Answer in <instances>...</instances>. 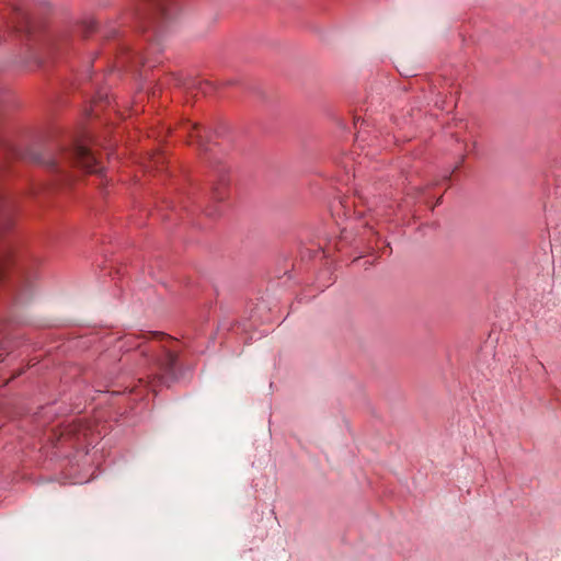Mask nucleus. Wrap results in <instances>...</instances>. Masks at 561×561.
<instances>
[{
	"instance_id": "1",
	"label": "nucleus",
	"mask_w": 561,
	"mask_h": 561,
	"mask_svg": "<svg viewBox=\"0 0 561 561\" xmlns=\"http://www.w3.org/2000/svg\"><path fill=\"white\" fill-rule=\"evenodd\" d=\"M27 158L59 174H66L70 167H78L89 173H98L102 170L100 158L85 145L76 144L70 149H65L57 154L31 150Z\"/></svg>"
},
{
	"instance_id": "2",
	"label": "nucleus",
	"mask_w": 561,
	"mask_h": 561,
	"mask_svg": "<svg viewBox=\"0 0 561 561\" xmlns=\"http://www.w3.org/2000/svg\"><path fill=\"white\" fill-rule=\"evenodd\" d=\"M150 334L153 336H160L161 341H165L167 344L161 345L160 353L151 357L147 377L159 381L161 385L170 386V383L176 379L179 354L169 344L174 343L175 341L161 333Z\"/></svg>"
},
{
	"instance_id": "3",
	"label": "nucleus",
	"mask_w": 561,
	"mask_h": 561,
	"mask_svg": "<svg viewBox=\"0 0 561 561\" xmlns=\"http://www.w3.org/2000/svg\"><path fill=\"white\" fill-rule=\"evenodd\" d=\"M36 279L37 272L35 270L30 267L22 268L16 275L12 286V295L14 299L19 302L27 301L35 290Z\"/></svg>"
},
{
	"instance_id": "4",
	"label": "nucleus",
	"mask_w": 561,
	"mask_h": 561,
	"mask_svg": "<svg viewBox=\"0 0 561 561\" xmlns=\"http://www.w3.org/2000/svg\"><path fill=\"white\" fill-rule=\"evenodd\" d=\"M152 4V9L154 11V15L157 19H161L162 21H168L172 19L178 7L171 0H149Z\"/></svg>"
},
{
	"instance_id": "5",
	"label": "nucleus",
	"mask_w": 561,
	"mask_h": 561,
	"mask_svg": "<svg viewBox=\"0 0 561 561\" xmlns=\"http://www.w3.org/2000/svg\"><path fill=\"white\" fill-rule=\"evenodd\" d=\"M181 129L187 134L191 144H196L198 147L205 145L206 129L201 125L187 122L181 126Z\"/></svg>"
},
{
	"instance_id": "6",
	"label": "nucleus",
	"mask_w": 561,
	"mask_h": 561,
	"mask_svg": "<svg viewBox=\"0 0 561 561\" xmlns=\"http://www.w3.org/2000/svg\"><path fill=\"white\" fill-rule=\"evenodd\" d=\"M229 191V179L226 173L218 174L211 186V198L221 202L227 198Z\"/></svg>"
},
{
	"instance_id": "7",
	"label": "nucleus",
	"mask_w": 561,
	"mask_h": 561,
	"mask_svg": "<svg viewBox=\"0 0 561 561\" xmlns=\"http://www.w3.org/2000/svg\"><path fill=\"white\" fill-rule=\"evenodd\" d=\"M7 343L3 337L0 336V362L3 360L4 354L8 353Z\"/></svg>"
},
{
	"instance_id": "8",
	"label": "nucleus",
	"mask_w": 561,
	"mask_h": 561,
	"mask_svg": "<svg viewBox=\"0 0 561 561\" xmlns=\"http://www.w3.org/2000/svg\"><path fill=\"white\" fill-rule=\"evenodd\" d=\"M147 352H154V353H156V352H157V350H156V348H153V346H150L148 350H144V351H142V354H147Z\"/></svg>"
},
{
	"instance_id": "9",
	"label": "nucleus",
	"mask_w": 561,
	"mask_h": 561,
	"mask_svg": "<svg viewBox=\"0 0 561 561\" xmlns=\"http://www.w3.org/2000/svg\"><path fill=\"white\" fill-rule=\"evenodd\" d=\"M131 339H133L131 336L127 337L126 343H129Z\"/></svg>"
}]
</instances>
